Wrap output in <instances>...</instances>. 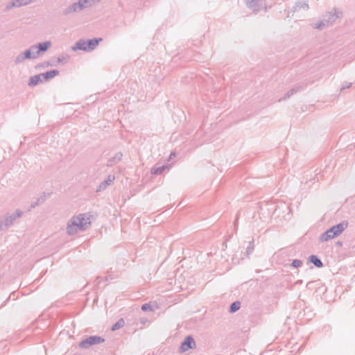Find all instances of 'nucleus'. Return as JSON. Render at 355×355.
<instances>
[{
	"label": "nucleus",
	"mask_w": 355,
	"mask_h": 355,
	"mask_svg": "<svg viewBox=\"0 0 355 355\" xmlns=\"http://www.w3.org/2000/svg\"><path fill=\"white\" fill-rule=\"evenodd\" d=\"M91 216L88 214H80L73 216L69 220L67 225V233L70 235H75L79 231L85 230L91 224Z\"/></svg>",
	"instance_id": "obj_1"
},
{
	"label": "nucleus",
	"mask_w": 355,
	"mask_h": 355,
	"mask_svg": "<svg viewBox=\"0 0 355 355\" xmlns=\"http://www.w3.org/2000/svg\"><path fill=\"white\" fill-rule=\"evenodd\" d=\"M24 212L21 209H16L14 213H6L0 218V232L6 231L12 226L17 220L22 217Z\"/></svg>",
	"instance_id": "obj_2"
},
{
	"label": "nucleus",
	"mask_w": 355,
	"mask_h": 355,
	"mask_svg": "<svg viewBox=\"0 0 355 355\" xmlns=\"http://www.w3.org/2000/svg\"><path fill=\"white\" fill-rule=\"evenodd\" d=\"M348 227V222L344 220L327 230L322 234L319 238L320 242L327 241L332 239L338 235L341 234Z\"/></svg>",
	"instance_id": "obj_3"
},
{
	"label": "nucleus",
	"mask_w": 355,
	"mask_h": 355,
	"mask_svg": "<svg viewBox=\"0 0 355 355\" xmlns=\"http://www.w3.org/2000/svg\"><path fill=\"white\" fill-rule=\"evenodd\" d=\"M105 339L98 336H90L88 338L83 340L78 346L82 349H87L90 346L103 343Z\"/></svg>",
	"instance_id": "obj_4"
},
{
	"label": "nucleus",
	"mask_w": 355,
	"mask_h": 355,
	"mask_svg": "<svg viewBox=\"0 0 355 355\" xmlns=\"http://www.w3.org/2000/svg\"><path fill=\"white\" fill-rule=\"evenodd\" d=\"M342 16V12L337 8H334V12H327L322 15V18L324 20L327 26H331L334 23L337 19Z\"/></svg>",
	"instance_id": "obj_5"
},
{
	"label": "nucleus",
	"mask_w": 355,
	"mask_h": 355,
	"mask_svg": "<svg viewBox=\"0 0 355 355\" xmlns=\"http://www.w3.org/2000/svg\"><path fill=\"white\" fill-rule=\"evenodd\" d=\"M33 0H12L6 5V10L8 11L13 8H19L32 3Z\"/></svg>",
	"instance_id": "obj_6"
},
{
	"label": "nucleus",
	"mask_w": 355,
	"mask_h": 355,
	"mask_svg": "<svg viewBox=\"0 0 355 355\" xmlns=\"http://www.w3.org/2000/svg\"><path fill=\"white\" fill-rule=\"evenodd\" d=\"M196 347V343L191 336H187L181 344V349L186 352L189 349H193Z\"/></svg>",
	"instance_id": "obj_7"
},
{
	"label": "nucleus",
	"mask_w": 355,
	"mask_h": 355,
	"mask_svg": "<svg viewBox=\"0 0 355 355\" xmlns=\"http://www.w3.org/2000/svg\"><path fill=\"white\" fill-rule=\"evenodd\" d=\"M51 42L50 41H46L44 42L37 44V51H36L35 53H34L33 58H37L40 53L46 52L51 46Z\"/></svg>",
	"instance_id": "obj_8"
},
{
	"label": "nucleus",
	"mask_w": 355,
	"mask_h": 355,
	"mask_svg": "<svg viewBox=\"0 0 355 355\" xmlns=\"http://www.w3.org/2000/svg\"><path fill=\"white\" fill-rule=\"evenodd\" d=\"M247 6L252 9L254 12H258L260 10V7L262 5L261 0H245Z\"/></svg>",
	"instance_id": "obj_9"
},
{
	"label": "nucleus",
	"mask_w": 355,
	"mask_h": 355,
	"mask_svg": "<svg viewBox=\"0 0 355 355\" xmlns=\"http://www.w3.org/2000/svg\"><path fill=\"white\" fill-rule=\"evenodd\" d=\"M103 39L101 37H96L90 40H87V52H90L96 49V47L98 45L100 42H101Z\"/></svg>",
	"instance_id": "obj_10"
},
{
	"label": "nucleus",
	"mask_w": 355,
	"mask_h": 355,
	"mask_svg": "<svg viewBox=\"0 0 355 355\" xmlns=\"http://www.w3.org/2000/svg\"><path fill=\"white\" fill-rule=\"evenodd\" d=\"M114 176L109 175L106 180L103 181L97 187L96 192L105 190L114 180Z\"/></svg>",
	"instance_id": "obj_11"
},
{
	"label": "nucleus",
	"mask_w": 355,
	"mask_h": 355,
	"mask_svg": "<svg viewBox=\"0 0 355 355\" xmlns=\"http://www.w3.org/2000/svg\"><path fill=\"white\" fill-rule=\"evenodd\" d=\"M72 50L76 51L77 50H81L87 52V41L80 39L75 44V46L72 47Z\"/></svg>",
	"instance_id": "obj_12"
},
{
	"label": "nucleus",
	"mask_w": 355,
	"mask_h": 355,
	"mask_svg": "<svg viewBox=\"0 0 355 355\" xmlns=\"http://www.w3.org/2000/svg\"><path fill=\"white\" fill-rule=\"evenodd\" d=\"M74 12H80L76 2L69 6L62 11L63 15L64 16H68Z\"/></svg>",
	"instance_id": "obj_13"
},
{
	"label": "nucleus",
	"mask_w": 355,
	"mask_h": 355,
	"mask_svg": "<svg viewBox=\"0 0 355 355\" xmlns=\"http://www.w3.org/2000/svg\"><path fill=\"white\" fill-rule=\"evenodd\" d=\"M59 71L56 69H53L51 71H46L45 73H42V78L44 81H48L51 80V78H54L55 76H58L59 74Z\"/></svg>",
	"instance_id": "obj_14"
},
{
	"label": "nucleus",
	"mask_w": 355,
	"mask_h": 355,
	"mask_svg": "<svg viewBox=\"0 0 355 355\" xmlns=\"http://www.w3.org/2000/svg\"><path fill=\"white\" fill-rule=\"evenodd\" d=\"M42 73L31 76L28 81V85L31 87L35 86L40 83H43Z\"/></svg>",
	"instance_id": "obj_15"
},
{
	"label": "nucleus",
	"mask_w": 355,
	"mask_h": 355,
	"mask_svg": "<svg viewBox=\"0 0 355 355\" xmlns=\"http://www.w3.org/2000/svg\"><path fill=\"white\" fill-rule=\"evenodd\" d=\"M122 156H123V155L120 152L116 153L114 156H113L112 157H110L108 159L107 163V166H112L114 164L119 162V161H121V159L122 158Z\"/></svg>",
	"instance_id": "obj_16"
},
{
	"label": "nucleus",
	"mask_w": 355,
	"mask_h": 355,
	"mask_svg": "<svg viewBox=\"0 0 355 355\" xmlns=\"http://www.w3.org/2000/svg\"><path fill=\"white\" fill-rule=\"evenodd\" d=\"M168 166L167 165H163L157 166H155L151 169V173L154 175H161L166 170H168Z\"/></svg>",
	"instance_id": "obj_17"
},
{
	"label": "nucleus",
	"mask_w": 355,
	"mask_h": 355,
	"mask_svg": "<svg viewBox=\"0 0 355 355\" xmlns=\"http://www.w3.org/2000/svg\"><path fill=\"white\" fill-rule=\"evenodd\" d=\"M309 261L317 268H322L323 266L322 261L316 255H311L309 258Z\"/></svg>",
	"instance_id": "obj_18"
},
{
	"label": "nucleus",
	"mask_w": 355,
	"mask_h": 355,
	"mask_svg": "<svg viewBox=\"0 0 355 355\" xmlns=\"http://www.w3.org/2000/svg\"><path fill=\"white\" fill-rule=\"evenodd\" d=\"M300 90V87H297V88H293L290 90H288L285 94H284V96L279 98V102H281L282 101H285L286 99H288V98H290L292 95H293L294 94H295L296 92H297L298 91Z\"/></svg>",
	"instance_id": "obj_19"
},
{
	"label": "nucleus",
	"mask_w": 355,
	"mask_h": 355,
	"mask_svg": "<svg viewBox=\"0 0 355 355\" xmlns=\"http://www.w3.org/2000/svg\"><path fill=\"white\" fill-rule=\"evenodd\" d=\"M301 8L307 10L309 8V5L306 2H297L295 6L293 8V12H297L300 10Z\"/></svg>",
	"instance_id": "obj_20"
},
{
	"label": "nucleus",
	"mask_w": 355,
	"mask_h": 355,
	"mask_svg": "<svg viewBox=\"0 0 355 355\" xmlns=\"http://www.w3.org/2000/svg\"><path fill=\"white\" fill-rule=\"evenodd\" d=\"M69 58H70V57L69 55L63 54V55H61L59 57H58L55 62L56 65L59 63L64 64L69 61Z\"/></svg>",
	"instance_id": "obj_21"
},
{
	"label": "nucleus",
	"mask_w": 355,
	"mask_h": 355,
	"mask_svg": "<svg viewBox=\"0 0 355 355\" xmlns=\"http://www.w3.org/2000/svg\"><path fill=\"white\" fill-rule=\"evenodd\" d=\"M101 0H80L82 2L83 7L86 8H91L93 5H94L96 2H99Z\"/></svg>",
	"instance_id": "obj_22"
},
{
	"label": "nucleus",
	"mask_w": 355,
	"mask_h": 355,
	"mask_svg": "<svg viewBox=\"0 0 355 355\" xmlns=\"http://www.w3.org/2000/svg\"><path fill=\"white\" fill-rule=\"evenodd\" d=\"M241 308V302L239 301H235L232 302L230 306L229 311L230 313H235Z\"/></svg>",
	"instance_id": "obj_23"
},
{
	"label": "nucleus",
	"mask_w": 355,
	"mask_h": 355,
	"mask_svg": "<svg viewBox=\"0 0 355 355\" xmlns=\"http://www.w3.org/2000/svg\"><path fill=\"white\" fill-rule=\"evenodd\" d=\"M125 324V321L123 318L119 319L111 328L112 331H116L123 327Z\"/></svg>",
	"instance_id": "obj_24"
},
{
	"label": "nucleus",
	"mask_w": 355,
	"mask_h": 355,
	"mask_svg": "<svg viewBox=\"0 0 355 355\" xmlns=\"http://www.w3.org/2000/svg\"><path fill=\"white\" fill-rule=\"evenodd\" d=\"M325 26H327V24L325 23L324 20L322 18L321 21L315 24L314 28L321 30V29L324 28Z\"/></svg>",
	"instance_id": "obj_25"
},
{
	"label": "nucleus",
	"mask_w": 355,
	"mask_h": 355,
	"mask_svg": "<svg viewBox=\"0 0 355 355\" xmlns=\"http://www.w3.org/2000/svg\"><path fill=\"white\" fill-rule=\"evenodd\" d=\"M24 55V57L27 59H35L36 58H33L34 53H31L30 50H26L24 53H22Z\"/></svg>",
	"instance_id": "obj_26"
},
{
	"label": "nucleus",
	"mask_w": 355,
	"mask_h": 355,
	"mask_svg": "<svg viewBox=\"0 0 355 355\" xmlns=\"http://www.w3.org/2000/svg\"><path fill=\"white\" fill-rule=\"evenodd\" d=\"M25 60L26 58L24 57L23 53H21L15 58V63L20 64L22 63Z\"/></svg>",
	"instance_id": "obj_27"
},
{
	"label": "nucleus",
	"mask_w": 355,
	"mask_h": 355,
	"mask_svg": "<svg viewBox=\"0 0 355 355\" xmlns=\"http://www.w3.org/2000/svg\"><path fill=\"white\" fill-rule=\"evenodd\" d=\"M44 201V198L43 197H41V198H39L36 202H33L31 205V209H33L35 208V207L38 206L39 205L43 203Z\"/></svg>",
	"instance_id": "obj_28"
},
{
	"label": "nucleus",
	"mask_w": 355,
	"mask_h": 355,
	"mask_svg": "<svg viewBox=\"0 0 355 355\" xmlns=\"http://www.w3.org/2000/svg\"><path fill=\"white\" fill-rule=\"evenodd\" d=\"M254 250V244L253 241L249 242V245L247 247L246 249V254L247 256H249Z\"/></svg>",
	"instance_id": "obj_29"
},
{
	"label": "nucleus",
	"mask_w": 355,
	"mask_h": 355,
	"mask_svg": "<svg viewBox=\"0 0 355 355\" xmlns=\"http://www.w3.org/2000/svg\"><path fill=\"white\" fill-rule=\"evenodd\" d=\"M302 265V261L299 259H294L291 263V266L294 268H300Z\"/></svg>",
	"instance_id": "obj_30"
},
{
	"label": "nucleus",
	"mask_w": 355,
	"mask_h": 355,
	"mask_svg": "<svg viewBox=\"0 0 355 355\" xmlns=\"http://www.w3.org/2000/svg\"><path fill=\"white\" fill-rule=\"evenodd\" d=\"M141 310L144 311H152L153 309H152L151 305L150 304H144L141 306Z\"/></svg>",
	"instance_id": "obj_31"
},
{
	"label": "nucleus",
	"mask_w": 355,
	"mask_h": 355,
	"mask_svg": "<svg viewBox=\"0 0 355 355\" xmlns=\"http://www.w3.org/2000/svg\"><path fill=\"white\" fill-rule=\"evenodd\" d=\"M76 4H77V6H78V10L79 12H81L82 10H83L84 9H85L84 7H83V5L82 3V2L80 1V0H78V2H76Z\"/></svg>",
	"instance_id": "obj_32"
},
{
	"label": "nucleus",
	"mask_w": 355,
	"mask_h": 355,
	"mask_svg": "<svg viewBox=\"0 0 355 355\" xmlns=\"http://www.w3.org/2000/svg\"><path fill=\"white\" fill-rule=\"evenodd\" d=\"M352 86V83L349 82H344L341 90L349 88Z\"/></svg>",
	"instance_id": "obj_33"
},
{
	"label": "nucleus",
	"mask_w": 355,
	"mask_h": 355,
	"mask_svg": "<svg viewBox=\"0 0 355 355\" xmlns=\"http://www.w3.org/2000/svg\"><path fill=\"white\" fill-rule=\"evenodd\" d=\"M28 50H30L31 53H35V51H37V44L31 46Z\"/></svg>",
	"instance_id": "obj_34"
},
{
	"label": "nucleus",
	"mask_w": 355,
	"mask_h": 355,
	"mask_svg": "<svg viewBox=\"0 0 355 355\" xmlns=\"http://www.w3.org/2000/svg\"><path fill=\"white\" fill-rule=\"evenodd\" d=\"M55 65H56L55 62H53V63H49V62L46 63V66H55Z\"/></svg>",
	"instance_id": "obj_35"
},
{
	"label": "nucleus",
	"mask_w": 355,
	"mask_h": 355,
	"mask_svg": "<svg viewBox=\"0 0 355 355\" xmlns=\"http://www.w3.org/2000/svg\"><path fill=\"white\" fill-rule=\"evenodd\" d=\"M172 156H175V153H171V157Z\"/></svg>",
	"instance_id": "obj_36"
},
{
	"label": "nucleus",
	"mask_w": 355,
	"mask_h": 355,
	"mask_svg": "<svg viewBox=\"0 0 355 355\" xmlns=\"http://www.w3.org/2000/svg\"><path fill=\"white\" fill-rule=\"evenodd\" d=\"M337 244H338V245H342V243L338 241V242L337 243Z\"/></svg>",
	"instance_id": "obj_37"
},
{
	"label": "nucleus",
	"mask_w": 355,
	"mask_h": 355,
	"mask_svg": "<svg viewBox=\"0 0 355 355\" xmlns=\"http://www.w3.org/2000/svg\"><path fill=\"white\" fill-rule=\"evenodd\" d=\"M237 220H238V217L236 218V221L234 222V225H236V223Z\"/></svg>",
	"instance_id": "obj_38"
}]
</instances>
